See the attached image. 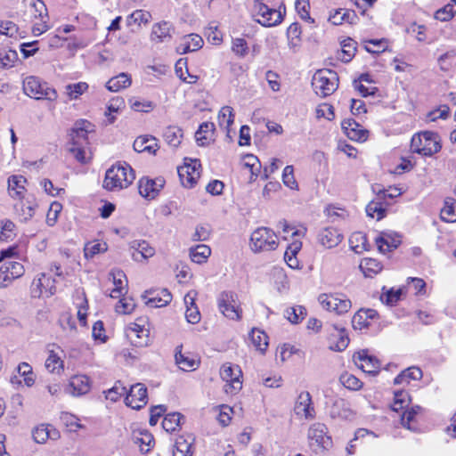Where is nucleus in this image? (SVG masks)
<instances>
[{"label": "nucleus", "mask_w": 456, "mask_h": 456, "mask_svg": "<svg viewBox=\"0 0 456 456\" xmlns=\"http://www.w3.org/2000/svg\"><path fill=\"white\" fill-rule=\"evenodd\" d=\"M93 125L85 119L77 121L69 134L70 142L68 143L67 150L80 163H86L85 146L88 143L87 134L92 131Z\"/></svg>", "instance_id": "obj_1"}, {"label": "nucleus", "mask_w": 456, "mask_h": 456, "mask_svg": "<svg viewBox=\"0 0 456 456\" xmlns=\"http://www.w3.org/2000/svg\"><path fill=\"white\" fill-rule=\"evenodd\" d=\"M134 179V171L128 164L113 165L106 171L103 188L110 191H119L127 188Z\"/></svg>", "instance_id": "obj_2"}, {"label": "nucleus", "mask_w": 456, "mask_h": 456, "mask_svg": "<svg viewBox=\"0 0 456 456\" xmlns=\"http://www.w3.org/2000/svg\"><path fill=\"white\" fill-rule=\"evenodd\" d=\"M442 145L438 134L424 131L415 134L411 141L412 152L431 157L441 151Z\"/></svg>", "instance_id": "obj_3"}, {"label": "nucleus", "mask_w": 456, "mask_h": 456, "mask_svg": "<svg viewBox=\"0 0 456 456\" xmlns=\"http://www.w3.org/2000/svg\"><path fill=\"white\" fill-rule=\"evenodd\" d=\"M312 86L317 95L327 97L338 89V76L332 69H319L313 76Z\"/></svg>", "instance_id": "obj_4"}, {"label": "nucleus", "mask_w": 456, "mask_h": 456, "mask_svg": "<svg viewBox=\"0 0 456 456\" xmlns=\"http://www.w3.org/2000/svg\"><path fill=\"white\" fill-rule=\"evenodd\" d=\"M277 246V235L270 228L258 227L251 233L249 247L255 253L274 250Z\"/></svg>", "instance_id": "obj_5"}, {"label": "nucleus", "mask_w": 456, "mask_h": 456, "mask_svg": "<svg viewBox=\"0 0 456 456\" xmlns=\"http://www.w3.org/2000/svg\"><path fill=\"white\" fill-rule=\"evenodd\" d=\"M23 91L28 96L36 100L54 101L57 98V92L53 88L33 76L26 77L23 81Z\"/></svg>", "instance_id": "obj_6"}, {"label": "nucleus", "mask_w": 456, "mask_h": 456, "mask_svg": "<svg viewBox=\"0 0 456 456\" xmlns=\"http://www.w3.org/2000/svg\"><path fill=\"white\" fill-rule=\"evenodd\" d=\"M309 445L316 452H322L332 446L331 436L328 434V428L323 423L313 424L307 433Z\"/></svg>", "instance_id": "obj_7"}, {"label": "nucleus", "mask_w": 456, "mask_h": 456, "mask_svg": "<svg viewBox=\"0 0 456 456\" xmlns=\"http://www.w3.org/2000/svg\"><path fill=\"white\" fill-rule=\"evenodd\" d=\"M219 311L227 318L238 321L241 318L242 310L238 296L232 291H223L217 298Z\"/></svg>", "instance_id": "obj_8"}, {"label": "nucleus", "mask_w": 456, "mask_h": 456, "mask_svg": "<svg viewBox=\"0 0 456 456\" xmlns=\"http://www.w3.org/2000/svg\"><path fill=\"white\" fill-rule=\"evenodd\" d=\"M318 301L324 309L337 314H346L352 307L350 299L342 294H321Z\"/></svg>", "instance_id": "obj_9"}, {"label": "nucleus", "mask_w": 456, "mask_h": 456, "mask_svg": "<svg viewBox=\"0 0 456 456\" xmlns=\"http://www.w3.org/2000/svg\"><path fill=\"white\" fill-rule=\"evenodd\" d=\"M220 376L226 382L224 391L227 394H237L242 388V382L240 379L241 370L239 366L224 364L220 370Z\"/></svg>", "instance_id": "obj_10"}, {"label": "nucleus", "mask_w": 456, "mask_h": 456, "mask_svg": "<svg viewBox=\"0 0 456 456\" xmlns=\"http://www.w3.org/2000/svg\"><path fill=\"white\" fill-rule=\"evenodd\" d=\"M147 402L148 395L146 387L141 383L131 386L125 399L126 404L133 409L140 410Z\"/></svg>", "instance_id": "obj_11"}, {"label": "nucleus", "mask_w": 456, "mask_h": 456, "mask_svg": "<svg viewBox=\"0 0 456 456\" xmlns=\"http://www.w3.org/2000/svg\"><path fill=\"white\" fill-rule=\"evenodd\" d=\"M145 305L151 308L167 305L172 300V294L167 289L146 290L142 295Z\"/></svg>", "instance_id": "obj_12"}, {"label": "nucleus", "mask_w": 456, "mask_h": 456, "mask_svg": "<svg viewBox=\"0 0 456 456\" xmlns=\"http://www.w3.org/2000/svg\"><path fill=\"white\" fill-rule=\"evenodd\" d=\"M31 293L34 297H52L56 293L55 280L41 273L40 277L33 281Z\"/></svg>", "instance_id": "obj_13"}, {"label": "nucleus", "mask_w": 456, "mask_h": 456, "mask_svg": "<svg viewBox=\"0 0 456 456\" xmlns=\"http://www.w3.org/2000/svg\"><path fill=\"white\" fill-rule=\"evenodd\" d=\"M200 163L195 159L190 165H184L177 168L178 175L183 186L192 188L200 178Z\"/></svg>", "instance_id": "obj_14"}, {"label": "nucleus", "mask_w": 456, "mask_h": 456, "mask_svg": "<svg viewBox=\"0 0 456 456\" xmlns=\"http://www.w3.org/2000/svg\"><path fill=\"white\" fill-rule=\"evenodd\" d=\"M332 328L333 331L329 335V348L335 352H342L349 344L347 332L345 328L339 327L337 324H333Z\"/></svg>", "instance_id": "obj_15"}, {"label": "nucleus", "mask_w": 456, "mask_h": 456, "mask_svg": "<svg viewBox=\"0 0 456 456\" xmlns=\"http://www.w3.org/2000/svg\"><path fill=\"white\" fill-rule=\"evenodd\" d=\"M126 336L135 346H145L149 341V330L142 325L133 322L126 329Z\"/></svg>", "instance_id": "obj_16"}, {"label": "nucleus", "mask_w": 456, "mask_h": 456, "mask_svg": "<svg viewBox=\"0 0 456 456\" xmlns=\"http://www.w3.org/2000/svg\"><path fill=\"white\" fill-rule=\"evenodd\" d=\"M165 180L162 177L156 179L142 178L139 181V193L146 199H154L163 188Z\"/></svg>", "instance_id": "obj_17"}, {"label": "nucleus", "mask_w": 456, "mask_h": 456, "mask_svg": "<svg viewBox=\"0 0 456 456\" xmlns=\"http://www.w3.org/2000/svg\"><path fill=\"white\" fill-rule=\"evenodd\" d=\"M90 390V380L87 376L77 375L70 379L65 387V393L73 396H79L88 393Z\"/></svg>", "instance_id": "obj_18"}, {"label": "nucleus", "mask_w": 456, "mask_h": 456, "mask_svg": "<svg viewBox=\"0 0 456 456\" xmlns=\"http://www.w3.org/2000/svg\"><path fill=\"white\" fill-rule=\"evenodd\" d=\"M354 361L364 372L376 375L379 373V362L366 351L358 352L354 354Z\"/></svg>", "instance_id": "obj_19"}, {"label": "nucleus", "mask_w": 456, "mask_h": 456, "mask_svg": "<svg viewBox=\"0 0 456 456\" xmlns=\"http://www.w3.org/2000/svg\"><path fill=\"white\" fill-rule=\"evenodd\" d=\"M132 258L134 261L141 262L151 257L155 254V249L145 240H134L130 244Z\"/></svg>", "instance_id": "obj_20"}, {"label": "nucleus", "mask_w": 456, "mask_h": 456, "mask_svg": "<svg viewBox=\"0 0 456 456\" xmlns=\"http://www.w3.org/2000/svg\"><path fill=\"white\" fill-rule=\"evenodd\" d=\"M343 240V234L337 228L327 227L318 234L319 242L326 248L337 247Z\"/></svg>", "instance_id": "obj_21"}, {"label": "nucleus", "mask_w": 456, "mask_h": 456, "mask_svg": "<svg viewBox=\"0 0 456 456\" xmlns=\"http://www.w3.org/2000/svg\"><path fill=\"white\" fill-rule=\"evenodd\" d=\"M295 412L297 415L305 416V419L314 417L315 411L309 392H301L299 394L295 405Z\"/></svg>", "instance_id": "obj_22"}, {"label": "nucleus", "mask_w": 456, "mask_h": 456, "mask_svg": "<svg viewBox=\"0 0 456 456\" xmlns=\"http://www.w3.org/2000/svg\"><path fill=\"white\" fill-rule=\"evenodd\" d=\"M204 41L198 34H190L183 38V41L177 46V52L181 54L189 52H194L202 47Z\"/></svg>", "instance_id": "obj_23"}, {"label": "nucleus", "mask_w": 456, "mask_h": 456, "mask_svg": "<svg viewBox=\"0 0 456 456\" xmlns=\"http://www.w3.org/2000/svg\"><path fill=\"white\" fill-rule=\"evenodd\" d=\"M175 358V363L184 371L196 370L200 365V362L189 354H185L182 353V346L176 348Z\"/></svg>", "instance_id": "obj_24"}, {"label": "nucleus", "mask_w": 456, "mask_h": 456, "mask_svg": "<svg viewBox=\"0 0 456 456\" xmlns=\"http://www.w3.org/2000/svg\"><path fill=\"white\" fill-rule=\"evenodd\" d=\"M27 179L22 175H12L8 178V191L12 198H21L26 191Z\"/></svg>", "instance_id": "obj_25"}, {"label": "nucleus", "mask_w": 456, "mask_h": 456, "mask_svg": "<svg viewBox=\"0 0 456 456\" xmlns=\"http://www.w3.org/2000/svg\"><path fill=\"white\" fill-rule=\"evenodd\" d=\"M422 378V370L419 367H409L397 375L394 383L395 385H408L411 380H419Z\"/></svg>", "instance_id": "obj_26"}, {"label": "nucleus", "mask_w": 456, "mask_h": 456, "mask_svg": "<svg viewBox=\"0 0 456 456\" xmlns=\"http://www.w3.org/2000/svg\"><path fill=\"white\" fill-rule=\"evenodd\" d=\"M132 83L131 77L125 72L111 77L107 83L106 87L109 91L118 92L121 89L127 88Z\"/></svg>", "instance_id": "obj_27"}, {"label": "nucleus", "mask_w": 456, "mask_h": 456, "mask_svg": "<svg viewBox=\"0 0 456 456\" xmlns=\"http://www.w3.org/2000/svg\"><path fill=\"white\" fill-rule=\"evenodd\" d=\"M171 24L167 21L157 23L152 28L151 39L158 43L165 42L171 38Z\"/></svg>", "instance_id": "obj_28"}, {"label": "nucleus", "mask_w": 456, "mask_h": 456, "mask_svg": "<svg viewBox=\"0 0 456 456\" xmlns=\"http://www.w3.org/2000/svg\"><path fill=\"white\" fill-rule=\"evenodd\" d=\"M134 150L138 152L149 151L153 154L158 150L155 137L140 136L135 139L133 144Z\"/></svg>", "instance_id": "obj_29"}, {"label": "nucleus", "mask_w": 456, "mask_h": 456, "mask_svg": "<svg viewBox=\"0 0 456 456\" xmlns=\"http://www.w3.org/2000/svg\"><path fill=\"white\" fill-rule=\"evenodd\" d=\"M193 438L191 436L184 437L179 436L175 444V450L173 452L174 456H192V443Z\"/></svg>", "instance_id": "obj_30"}, {"label": "nucleus", "mask_w": 456, "mask_h": 456, "mask_svg": "<svg viewBox=\"0 0 456 456\" xmlns=\"http://www.w3.org/2000/svg\"><path fill=\"white\" fill-rule=\"evenodd\" d=\"M133 440L136 444H139L141 451L143 452H150L154 444V437L147 430H141L138 434L134 433Z\"/></svg>", "instance_id": "obj_31"}, {"label": "nucleus", "mask_w": 456, "mask_h": 456, "mask_svg": "<svg viewBox=\"0 0 456 456\" xmlns=\"http://www.w3.org/2000/svg\"><path fill=\"white\" fill-rule=\"evenodd\" d=\"M215 130V124L212 122L202 123L195 133V139L200 146H205L208 143L209 135H212Z\"/></svg>", "instance_id": "obj_32"}, {"label": "nucleus", "mask_w": 456, "mask_h": 456, "mask_svg": "<svg viewBox=\"0 0 456 456\" xmlns=\"http://www.w3.org/2000/svg\"><path fill=\"white\" fill-rule=\"evenodd\" d=\"M183 135V130L175 126H167L163 133L167 143L175 148L181 143Z\"/></svg>", "instance_id": "obj_33"}, {"label": "nucleus", "mask_w": 456, "mask_h": 456, "mask_svg": "<svg viewBox=\"0 0 456 456\" xmlns=\"http://www.w3.org/2000/svg\"><path fill=\"white\" fill-rule=\"evenodd\" d=\"M341 126L351 140H361L363 136V131L360 129V125L354 119L342 121Z\"/></svg>", "instance_id": "obj_34"}, {"label": "nucleus", "mask_w": 456, "mask_h": 456, "mask_svg": "<svg viewBox=\"0 0 456 456\" xmlns=\"http://www.w3.org/2000/svg\"><path fill=\"white\" fill-rule=\"evenodd\" d=\"M360 268L366 277H372L381 272V263L374 258H365L360 265Z\"/></svg>", "instance_id": "obj_35"}, {"label": "nucleus", "mask_w": 456, "mask_h": 456, "mask_svg": "<svg viewBox=\"0 0 456 456\" xmlns=\"http://www.w3.org/2000/svg\"><path fill=\"white\" fill-rule=\"evenodd\" d=\"M441 219L447 223L456 221V200L453 198L444 200V207L441 210Z\"/></svg>", "instance_id": "obj_36"}, {"label": "nucleus", "mask_w": 456, "mask_h": 456, "mask_svg": "<svg viewBox=\"0 0 456 456\" xmlns=\"http://www.w3.org/2000/svg\"><path fill=\"white\" fill-rule=\"evenodd\" d=\"M342 50L338 53V59L344 62H349L355 54L356 42L347 38L341 43Z\"/></svg>", "instance_id": "obj_37"}, {"label": "nucleus", "mask_w": 456, "mask_h": 456, "mask_svg": "<svg viewBox=\"0 0 456 456\" xmlns=\"http://www.w3.org/2000/svg\"><path fill=\"white\" fill-rule=\"evenodd\" d=\"M211 254V248L205 245L200 244L190 250L191 259L198 264L204 262Z\"/></svg>", "instance_id": "obj_38"}, {"label": "nucleus", "mask_w": 456, "mask_h": 456, "mask_svg": "<svg viewBox=\"0 0 456 456\" xmlns=\"http://www.w3.org/2000/svg\"><path fill=\"white\" fill-rule=\"evenodd\" d=\"M367 237L362 232H354L349 238V243L351 248L355 253H361L367 250Z\"/></svg>", "instance_id": "obj_39"}, {"label": "nucleus", "mask_w": 456, "mask_h": 456, "mask_svg": "<svg viewBox=\"0 0 456 456\" xmlns=\"http://www.w3.org/2000/svg\"><path fill=\"white\" fill-rule=\"evenodd\" d=\"M252 343L261 352H265L268 346L267 335L257 329H252L250 333Z\"/></svg>", "instance_id": "obj_40"}, {"label": "nucleus", "mask_w": 456, "mask_h": 456, "mask_svg": "<svg viewBox=\"0 0 456 456\" xmlns=\"http://www.w3.org/2000/svg\"><path fill=\"white\" fill-rule=\"evenodd\" d=\"M183 418L179 412L167 414L162 421V427L167 432H174L180 426Z\"/></svg>", "instance_id": "obj_41"}, {"label": "nucleus", "mask_w": 456, "mask_h": 456, "mask_svg": "<svg viewBox=\"0 0 456 456\" xmlns=\"http://www.w3.org/2000/svg\"><path fill=\"white\" fill-rule=\"evenodd\" d=\"M17 372L27 387H32L35 383V375L32 367L28 362H21L17 367Z\"/></svg>", "instance_id": "obj_42"}, {"label": "nucleus", "mask_w": 456, "mask_h": 456, "mask_svg": "<svg viewBox=\"0 0 456 456\" xmlns=\"http://www.w3.org/2000/svg\"><path fill=\"white\" fill-rule=\"evenodd\" d=\"M234 121L233 109L230 106H224L218 113V123L220 126L229 128Z\"/></svg>", "instance_id": "obj_43"}, {"label": "nucleus", "mask_w": 456, "mask_h": 456, "mask_svg": "<svg viewBox=\"0 0 456 456\" xmlns=\"http://www.w3.org/2000/svg\"><path fill=\"white\" fill-rule=\"evenodd\" d=\"M111 275L113 276V283L115 285V288L112 289L110 293V297L113 298H118L122 294V291L125 289L123 287V279L126 282V275L122 271H116L111 273Z\"/></svg>", "instance_id": "obj_44"}, {"label": "nucleus", "mask_w": 456, "mask_h": 456, "mask_svg": "<svg viewBox=\"0 0 456 456\" xmlns=\"http://www.w3.org/2000/svg\"><path fill=\"white\" fill-rule=\"evenodd\" d=\"M453 4H448L436 11L435 18L441 21L451 20L456 13V0H452Z\"/></svg>", "instance_id": "obj_45"}, {"label": "nucleus", "mask_w": 456, "mask_h": 456, "mask_svg": "<svg viewBox=\"0 0 456 456\" xmlns=\"http://www.w3.org/2000/svg\"><path fill=\"white\" fill-rule=\"evenodd\" d=\"M305 315L306 309L301 305L289 307L286 310V316L288 320L293 324L299 323Z\"/></svg>", "instance_id": "obj_46"}, {"label": "nucleus", "mask_w": 456, "mask_h": 456, "mask_svg": "<svg viewBox=\"0 0 456 456\" xmlns=\"http://www.w3.org/2000/svg\"><path fill=\"white\" fill-rule=\"evenodd\" d=\"M378 248L380 252L386 253L396 248L400 243L399 240L392 239L389 240L384 236H379L375 239Z\"/></svg>", "instance_id": "obj_47"}, {"label": "nucleus", "mask_w": 456, "mask_h": 456, "mask_svg": "<svg viewBox=\"0 0 456 456\" xmlns=\"http://www.w3.org/2000/svg\"><path fill=\"white\" fill-rule=\"evenodd\" d=\"M107 248L108 247L105 242H89L85 246L84 254L86 258H92L99 253L105 252Z\"/></svg>", "instance_id": "obj_48"}, {"label": "nucleus", "mask_w": 456, "mask_h": 456, "mask_svg": "<svg viewBox=\"0 0 456 456\" xmlns=\"http://www.w3.org/2000/svg\"><path fill=\"white\" fill-rule=\"evenodd\" d=\"M339 381L345 387L351 390H358L362 386V382L358 378L347 372L340 376Z\"/></svg>", "instance_id": "obj_49"}, {"label": "nucleus", "mask_w": 456, "mask_h": 456, "mask_svg": "<svg viewBox=\"0 0 456 456\" xmlns=\"http://www.w3.org/2000/svg\"><path fill=\"white\" fill-rule=\"evenodd\" d=\"M45 368L50 372H59L63 369V361L53 351H51L45 361Z\"/></svg>", "instance_id": "obj_50"}, {"label": "nucleus", "mask_w": 456, "mask_h": 456, "mask_svg": "<svg viewBox=\"0 0 456 456\" xmlns=\"http://www.w3.org/2000/svg\"><path fill=\"white\" fill-rule=\"evenodd\" d=\"M87 89L88 85L86 82H78L66 86V92L70 99H77Z\"/></svg>", "instance_id": "obj_51"}, {"label": "nucleus", "mask_w": 456, "mask_h": 456, "mask_svg": "<svg viewBox=\"0 0 456 456\" xmlns=\"http://www.w3.org/2000/svg\"><path fill=\"white\" fill-rule=\"evenodd\" d=\"M367 216L370 217L377 216V220H380L385 216L386 208L379 202L371 201L366 207Z\"/></svg>", "instance_id": "obj_52"}, {"label": "nucleus", "mask_w": 456, "mask_h": 456, "mask_svg": "<svg viewBox=\"0 0 456 456\" xmlns=\"http://www.w3.org/2000/svg\"><path fill=\"white\" fill-rule=\"evenodd\" d=\"M135 307L133 298L122 297L116 305V312L121 314H131Z\"/></svg>", "instance_id": "obj_53"}, {"label": "nucleus", "mask_w": 456, "mask_h": 456, "mask_svg": "<svg viewBox=\"0 0 456 456\" xmlns=\"http://www.w3.org/2000/svg\"><path fill=\"white\" fill-rule=\"evenodd\" d=\"M282 182L289 189H297V183L294 176L293 166H286L282 172Z\"/></svg>", "instance_id": "obj_54"}, {"label": "nucleus", "mask_w": 456, "mask_h": 456, "mask_svg": "<svg viewBox=\"0 0 456 456\" xmlns=\"http://www.w3.org/2000/svg\"><path fill=\"white\" fill-rule=\"evenodd\" d=\"M295 7L302 20H308L312 23L314 22V20L312 19L309 14V0H297Z\"/></svg>", "instance_id": "obj_55"}, {"label": "nucleus", "mask_w": 456, "mask_h": 456, "mask_svg": "<svg viewBox=\"0 0 456 456\" xmlns=\"http://www.w3.org/2000/svg\"><path fill=\"white\" fill-rule=\"evenodd\" d=\"M126 393V388L120 381L115 383L114 387L109 389L106 393V398L111 402H117L118 399Z\"/></svg>", "instance_id": "obj_56"}, {"label": "nucleus", "mask_w": 456, "mask_h": 456, "mask_svg": "<svg viewBox=\"0 0 456 456\" xmlns=\"http://www.w3.org/2000/svg\"><path fill=\"white\" fill-rule=\"evenodd\" d=\"M4 265L5 269H8L12 278L18 279L24 274V267L19 262L8 260L4 262Z\"/></svg>", "instance_id": "obj_57"}, {"label": "nucleus", "mask_w": 456, "mask_h": 456, "mask_svg": "<svg viewBox=\"0 0 456 456\" xmlns=\"http://www.w3.org/2000/svg\"><path fill=\"white\" fill-rule=\"evenodd\" d=\"M455 59L456 52L454 50L448 51L447 53L442 54L438 59L441 69L445 71L449 70L452 66Z\"/></svg>", "instance_id": "obj_58"}, {"label": "nucleus", "mask_w": 456, "mask_h": 456, "mask_svg": "<svg viewBox=\"0 0 456 456\" xmlns=\"http://www.w3.org/2000/svg\"><path fill=\"white\" fill-rule=\"evenodd\" d=\"M33 439L37 444H44L45 443L48 438L51 437L50 432L47 428V427L41 425L40 427L36 428L33 430Z\"/></svg>", "instance_id": "obj_59"}, {"label": "nucleus", "mask_w": 456, "mask_h": 456, "mask_svg": "<svg viewBox=\"0 0 456 456\" xmlns=\"http://www.w3.org/2000/svg\"><path fill=\"white\" fill-rule=\"evenodd\" d=\"M352 325L354 330H362L369 326V322L363 313V309H360L352 318Z\"/></svg>", "instance_id": "obj_60"}, {"label": "nucleus", "mask_w": 456, "mask_h": 456, "mask_svg": "<svg viewBox=\"0 0 456 456\" xmlns=\"http://www.w3.org/2000/svg\"><path fill=\"white\" fill-rule=\"evenodd\" d=\"M301 35V27L299 23L294 22L292 23L287 29V36L290 40V44L293 45H297V42L300 39Z\"/></svg>", "instance_id": "obj_61"}, {"label": "nucleus", "mask_w": 456, "mask_h": 456, "mask_svg": "<svg viewBox=\"0 0 456 456\" xmlns=\"http://www.w3.org/2000/svg\"><path fill=\"white\" fill-rule=\"evenodd\" d=\"M130 107L135 111H142V112H149L153 109V104L151 102L149 101H139L135 99H131L129 101Z\"/></svg>", "instance_id": "obj_62"}, {"label": "nucleus", "mask_w": 456, "mask_h": 456, "mask_svg": "<svg viewBox=\"0 0 456 456\" xmlns=\"http://www.w3.org/2000/svg\"><path fill=\"white\" fill-rule=\"evenodd\" d=\"M232 52L240 57H244L248 53V45L243 38H235L232 41Z\"/></svg>", "instance_id": "obj_63"}, {"label": "nucleus", "mask_w": 456, "mask_h": 456, "mask_svg": "<svg viewBox=\"0 0 456 456\" xmlns=\"http://www.w3.org/2000/svg\"><path fill=\"white\" fill-rule=\"evenodd\" d=\"M15 224L10 221L5 220L0 227V240H7L13 235Z\"/></svg>", "instance_id": "obj_64"}]
</instances>
